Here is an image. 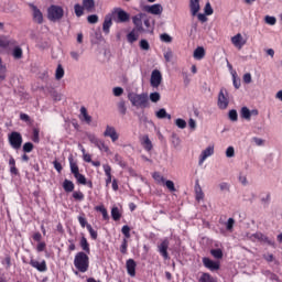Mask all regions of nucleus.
<instances>
[{
    "instance_id": "1",
    "label": "nucleus",
    "mask_w": 282,
    "mask_h": 282,
    "mask_svg": "<svg viewBox=\"0 0 282 282\" xmlns=\"http://www.w3.org/2000/svg\"><path fill=\"white\" fill-rule=\"evenodd\" d=\"M132 23L134 30L128 34V36H135L133 32H139V34H153V26H151V21L145 13H139L132 17Z\"/></svg>"
},
{
    "instance_id": "2",
    "label": "nucleus",
    "mask_w": 282,
    "mask_h": 282,
    "mask_svg": "<svg viewBox=\"0 0 282 282\" xmlns=\"http://www.w3.org/2000/svg\"><path fill=\"white\" fill-rule=\"evenodd\" d=\"M89 253L85 251H79L75 254L74 267L76 270L85 274L89 270Z\"/></svg>"
},
{
    "instance_id": "3",
    "label": "nucleus",
    "mask_w": 282,
    "mask_h": 282,
    "mask_svg": "<svg viewBox=\"0 0 282 282\" xmlns=\"http://www.w3.org/2000/svg\"><path fill=\"white\" fill-rule=\"evenodd\" d=\"M128 100H130L132 107H139L140 109H147L149 107V95L147 93L135 94L129 93Z\"/></svg>"
},
{
    "instance_id": "4",
    "label": "nucleus",
    "mask_w": 282,
    "mask_h": 282,
    "mask_svg": "<svg viewBox=\"0 0 282 282\" xmlns=\"http://www.w3.org/2000/svg\"><path fill=\"white\" fill-rule=\"evenodd\" d=\"M65 17V10L63 7L53 4L47 8V19L52 21V23H58Z\"/></svg>"
},
{
    "instance_id": "5",
    "label": "nucleus",
    "mask_w": 282,
    "mask_h": 282,
    "mask_svg": "<svg viewBox=\"0 0 282 282\" xmlns=\"http://www.w3.org/2000/svg\"><path fill=\"white\" fill-rule=\"evenodd\" d=\"M9 144L14 151H19L23 145V135L21 132L12 131L8 134Z\"/></svg>"
},
{
    "instance_id": "6",
    "label": "nucleus",
    "mask_w": 282,
    "mask_h": 282,
    "mask_svg": "<svg viewBox=\"0 0 282 282\" xmlns=\"http://www.w3.org/2000/svg\"><path fill=\"white\" fill-rule=\"evenodd\" d=\"M218 108L224 110L228 109V105H230V99L228 97V90L226 88H221L218 94V101H217Z\"/></svg>"
},
{
    "instance_id": "7",
    "label": "nucleus",
    "mask_w": 282,
    "mask_h": 282,
    "mask_svg": "<svg viewBox=\"0 0 282 282\" xmlns=\"http://www.w3.org/2000/svg\"><path fill=\"white\" fill-rule=\"evenodd\" d=\"M12 47H14V40L0 37V54H10Z\"/></svg>"
},
{
    "instance_id": "8",
    "label": "nucleus",
    "mask_w": 282,
    "mask_h": 282,
    "mask_svg": "<svg viewBox=\"0 0 282 282\" xmlns=\"http://www.w3.org/2000/svg\"><path fill=\"white\" fill-rule=\"evenodd\" d=\"M31 11H32V19L34 23H37V25H42L43 21H45V19L43 18V12L41 11V9H39V7L34 6V4H30Z\"/></svg>"
},
{
    "instance_id": "9",
    "label": "nucleus",
    "mask_w": 282,
    "mask_h": 282,
    "mask_svg": "<svg viewBox=\"0 0 282 282\" xmlns=\"http://www.w3.org/2000/svg\"><path fill=\"white\" fill-rule=\"evenodd\" d=\"M151 87H160L162 85V73L158 69L152 70L151 78H150Z\"/></svg>"
},
{
    "instance_id": "10",
    "label": "nucleus",
    "mask_w": 282,
    "mask_h": 282,
    "mask_svg": "<svg viewBox=\"0 0 282 282\" xmlns=\"http://www.w3.org/2000/svg\"><path fill=\"white\" fill-rule=\"evenodd\" d=\"M169 246H170V242H169V239H164L159 246V252L161 254V257H163V259L165 261H167V259H171V257H169Z\"/></svg>"
},
{
    "instance_id": "11",
    "label": "nucleus",
    "mask_w": 282,
    "mask_h": 282,
    "mask_svg": "<svg viewBox=\"0 0 282 282\" xmlns=\"http://www.w3.org/2000/svg\"><path fill=\"white\" fill-rule=\"evenodd\" d=\"M105 138L111 139L112 142H118V139L120 138V134L116 131V128L111 126H107L106 130L104 132Z\"/></svg>"
},
{
    "instance_id": "12",
    "label": "nucleus",
    "mask_w": 282,
    "mask_h": 282,
    "mask_svg": "<svg viewBox=\"0 0 282 282\" xmlns=\"http://www.w3.org/2000/svg\"><path fill=\"white\" fill-rule=\"evenodd\" d=\"M203 265L210 272H216L220 268L219 262L213 261L210 258H203Z\"/></svg>"
},
{
    "instance_id": "13",
    "label": "nucleus",
    "mask_w": 282,
    "mask_h": 282,
    "mask_svg": "<svg viewBox=\"0 0 282 282\" xmlns=\"http://www.w3.org/2000/svg\"><path fill=\"white\" fill-rule=\"evenodd\" d=\"M29 263L32 268H35L37 272H47V262L45 260L39 262V260L31 259Z\"/></svg>"
},
{
    "instance_id": "14",
    "label": "nucleus",
    "mask_w": 282,
    "mask_h": 282,
    "mask_svg": "<svg viewBox=\"0 0 282 282\" xmlns=\"http://www.w3.org/2000/svg\"><path fill=\"white\" fill-rule=\"evenodd\" d=\"M144 10L149 14H154V15H160V14H162V12H164V8L160 3L152 4V6H147L144 8Z\"/></svg>"
},
{
    "instance_id": "15",
    "label": "nucleus",
    "mask_w": 282,
    "mask_h": 282,
    "mask_svg": "<svg viewBox=\"0 0 282 282\" xmlns=\"http://www.w3.org/2000/svg\"><path fill=\"white\" fill-rule=\"evenodd\" d=\"M213 153H215L214 147L209 145L208 148H206L199 156L198 164H200V165L204 164V162H206L207 158H210V155H213Z\"/></svg>"
},
{
    "instance_id": "16",
    "label": "nucleus",
    "mask_w": 282,
    "mask_h": 282,
    "mask_svg": "<svg viewBox=\"0 0 282 282\" xmlns=\"http://www.w3.org/2000/svg\"><path fill=\"white\" fill-rule=\"evenodd\" d=\"M200 10L202 6H199V0H189V12L192 17H197Z\"/></svg>"
},
{
    "instance_id": "17",
    "label": "nucleus",
    "mask_w": 282,
    "mask_h": 282,
    "mask_svg": "<svg viewBox=\"0 0 282 282\" xmlns=\"http://www.w3.org/2000/svg\"><path fill=\"white\" fill-rule=\"evenodd\" d=\"M231 43L237 47V50H241L246 43H248V37L243 36H232L231 37Z\"/></svg>"
},
{
    "instance_id": "18",
    "label": "nucleus",
    "mask_w": 282,
    "mask_h": 282,
    "mask_svg": "<svg viewBox=\"0 0 282 282\" xmlns=\"http://www.w3.org/2000/svg\"><path fill=\"white\" fill-rule=\"evenodd\" d=\"M126 268L129 276H135V268H138V264L135 263V260L128 259L126 262Z\"/></svg>"
},
{
    "instance_id": "19",
    "label": "nucleus",
    "mask_w": 282,
    "mask_h": 282,
    "mask_svg": "<svg viewBox=\"0 0 282 282\" xmlns=\"http://www.w3.org/2000/svg\"><path fill=\"white\" fill-rule=\"evenodd\" d=\"M104 173L106 175V186H109L113 182L112 175H111V165L109 164H104L102 165Z\"/></svg>"
},
{
    "instance_id": "20",
    "label": "nucleus",
    "mask_w": 282,
    "mask_h": 282,
    "mask_svg": "<svg viewBox=\"0 0 282 282\" xmlns=\"http://www.w3.org/2000/svg\"><path fill=\"white\" fill-rule=\"evenodd\" d=\"M82 7L86 12H95L96 11V1L94 0H83Z\"/></svg>"
},
{
    "instance_id": "21",
    "label": "nucleus",
    "mask_w": 282,
    "mask_h": 282,
    "mask_svg": "<svg viewBox=\"0 0 282 282\" xmlns=\"http://www.w3.org/2000/svg\"><path fill=\"white\" fill-rule=\"evenodd\" d=\"M193 56L195 61H202L206 56V50L203 46H197L194 50Z\"/></svg>"
},
{
    "instance_id": "22",
    "label": "nucleus",
    "mask_w": 282,
    "mask_h": 282,
    "mask_svg": "<svg viewBox=\"0 0 282 282\" xmlns=\"http://www.w3.org/2000/svg\"><path fill=\"white\" fill-rule=\"evenodd\" d=\"M79 246L82 248V250L86 253V254H91V248L89 247V241H87V238L85 236H83L79 240Z\"/></svg>"
},
{
    "instance_id": "23",
    "label": "nucleus",
    "mask_w": 282,
    "mask_h": 282,
    "mask_svg": "<svg viewBox=\"0 0 282 282\" xmlns=\"http://www.w3.org/2000/svg\"><path fill=\"white\" fill-rule=\"evenodd\" d=\"M12 56L17 61H20V58H23V48L21 46H17V42L14 41V46L12 47Z\"/></svg>"
},
{
    "instance_id": "24",
    "label": "nucleus",
    "mask_w": 282,
    "mask_h": 282,
    "mask_svg": "<svg viewBox=\"0 0 282 282\" xmlns=\"http://www.w3.org/2000/svg\"><path fill=\"white\" fill-rule=\"evenodd\" d=\"M141 144L145 151H152L153 149V143L151 142V139H149V135L142 137Z\"/></svg>"
},
{
    "instance_id": "25",
    "label": "nucleus",
    "mask_w": 282,
    "mask_h": 282,
    "mask_svg": "<svg viewBox=\"0 0 282 282\" xmlns=\"http://www.w3.org/2000/svg\"><path fill=\"white\" fill-rule=\"evenodd\" d=\"M117 18L120 23H127L129 21V13L122 9L117 10Z\"/></svg>"
},
{
    "instance_id": "26",
    "label": "nucleus",
    "mask_w": 282,
    "mask_h": 282,
    "mask_svg": "<svg viewBox=\"0 0 282 282\" xmlns=\"http://www.w3.org/2000/svg\"><path fill=\"white\" fill-rule=\"evenodd\" d=\"M63 188L65 193H74V188H76V185H74V182L65 178L63 182Z\"/></svg>"
},
{
    "instance_id": "27",
    "label": "nucleus",
    "mask_w": 282,
    "mask_h": 282,
    "mask_svg": "<svg viewBox=\"0 0 282 282\" xmlns=\"http://www.w3.org/2000/svg\"><path fill=\"white\" fill-rule=\"evenodd\" d=\"M9 166L11 175H19V169H17V161L14 160V156H10Z\"/></svg>"
},
{
    "instance_id": "28",
    "label": "nucleus",
    "mask_w": 282,
    "mask_h": 282,
    "mask_svg": "<svg viewBox=\"0 0 282 282\" xmlns=\"http://www.w3.org/2000/svg\"><path fill=\"white\" fill-rule=\"evenodd\" d=\"M111 25H113L111 17L106 15V18L104 20V24H102V30H104L105 34H109V28H111Z\"/></svg>"
},
{
    "instance_id": "29",
    "label": "nucleus",
    "mask_w": 282,
    "mask_h": 282,
    "mask_svg": "<svg viewBox=\"0 0 282 282\" xmlns=\"http://www.w3.org/2000/svg\"><path fill=\"white\" fill-rule=\"evenodd\" d=\"M156 118H159V120H164V118H166L167 120H171V115H169V112H166V109L161 108L155 112Z\"/></svg>"
},
{
    "instance_id": "30",
    "label": "nucleus",
    "mask_w": 282,
    "mask_h": 282,
    "mask_svg": "<svg viewBox=\"0 0 282 282\" xmlns=\"http://www.w3.org/2000/svg\"><path fill=\"white\" fill-rule=\"evenodd\" d=\"M198 282H217V279H215L210 273L204 272L199 276Z\"/></svg>"
},
{
    "instance_id": "31",
    "label": "nucleus",
    "mask_w": 282,
    "mask_h": 282,
    "mask_svg": "<svg viewBox=\"0 0 282 282\" xmlns=\"http://www.w3.org/2000/svg\"><path fill=\"white\" fill-rule=\"evenodd\" d=\"M95 210H97V213H101L102 215V219L105 221H108L109 219V213L107 212V208H105V205H99L95 207Z\"/></svg>"
},
{
    "instance_id": "32",
    "label": "nucleus",
    "mask_w": 282,
    "mask_h": 282,
    "mask_svg": "<svg viewBox=\"0 0 282 282\" xmlns=\"http://www.w3.org/2000/svg\"><path fill=\"white\" fill-rule=\"evenodd\" d=\"M80 116H82L84 122H87V124L91 123V116H89V113H87V108H85V106H83L80 108Z\"/></svg>"
},
{
    "instance_id": "33",
    "label": "nucleus",
    "mask_w": 282,
    "mask_h": 282,
    "mask_svg": "<svg viewBox=\"0 0 282 282\" xmlns=\"http://www.w3.org/2000/svg\"><path fill=\"white\" fill-rule=\"evenodd\" d=\"M69 166H70V173L74 176L80 174V169L78 167V163H76L74 160H69Z\"/></svg>"
},
{
    "instance_id": "34",
    "label": "nucleus",
    "mask_w": 282,
    "mask_h": 282,
    "mask_svg": "<svg viewBox=\"0 0 282 282\" xmlns=\"http://www.w3.org/2000/svg\"><path fill=\"white\" fill-rule=\"evenodd\" d=\"M240 116L245 120H250V118H252V112H250V109H248V107H242L240 111Z\"/></svg>"
},
{
    "instance_id": "35",
    "label": "nucleus",
    "mask_w": 282,
    "mask_h": 282,
    "mask_svg": "<svg viewBox=\"0 0 282 282\" xmlns=\"http://www.w3.org/2000/svg\"><path fill=\"white\" fill-rule=\"evenodd\" d=\"M63 76H65V69L63 68V65L58 64L55 70V78L56 80H61Z\"/></svg>"
},
{
    "instance_id": "36",
    "label": "nucleus",
    "mask_w": 282,
    "mask_h": 282,
    "mask_svg": "<svg viewBox=\"0 0 282 282\" xmlns=\"http://www.w3.org/2000/svg\"><path fill=\"white\" fill-rule=\"evenodd\" d=\"M111 217L113 221H120V218L122 217V215L120 214V209L118 207H112Z\"/></svg>"
},
{
    "instance_id": "37",
    "label": "nucleus",
    "mask_w": 282,
    "mask_h": 282,
    "mask_svg": "<svg viewBox=\"0 0 282 282\" xmlns=\"http://www.w3.org/2000/svg\"><path fill=\"white\" fill-rule=\"evenodd\" d=\"M195 193H196V200L202 202V199H204V192L202 191L199 183H196L195 185Z\"/></svg>"
},
{
    "instance_id": "38",
    "label": "nucleus",
    "mask_w": 282,
    "mask_h": 282,
    "mask_svg": "<svg viewBox=\"0 0 282 282\" xmlns=\"http://www.w3.org/2000/svg\"><path fill=\"white\" fill-rule=\"evenodd\" d=\"M40 133H41V130L39 128L33 129L32 142H34L35 144H39V142H41Z\"/></svg>"
},
{
    "instance_id": "39",
    "label": "nucleus",
    "mask_w": 282,
    "mask_h": 282,
    "mask_svg": "<svg viewBox=\"0 0 282 282\" xmlns=\"http://www.w3.org/2000/svg\"><path fill=\"white\" fill-rule=\"evenodd\" d=\"M74 10H75V15L78 18H80V17H83V14H85V8L78 3H76L74 6Z\"/></svg>"
},
{
    "instance_id": "40",
    "label": "nucleus",
    "mask_w": 282,
    "mask_h": 282,
    "mask_svg": "<svg viewBox=\"0 0 282 282\" xmlns=\"http://www.w3.org/2000/svg\"><path fill=\"white\" fill-rule=\"evenodd\" d=\"M210 254L214 259H224V251L221 249H212Z\"/></svg>"
},
{
    "instance_id": "41",
    "label": "nucleus",
    "mask_w": 282,
    "mask_h": 282,
    "mask_svg": "<svg viewBox=\"0 0 282 282\" xmlns=\"http://www.w3.org/2000/svg\"><path fill=\"white\" fill-rule=\"evenodd\" d=\"M22 151L23 153H32V151H34V143L32 142L24 143L22 147Z\"/></svg>"
},
{
    "instance_id": "42",
    "label": "nucleus",
    "mask_w": 282,
    "mask_h": 282,
    "mask_svg": "<svg viewBox=\"0 0 282 282\" xmlns=\"http://www.w3.org/2000/svg\"><path fill=\"white\" fill-rule=\"evenodd\" d=\"M121 232L126 239H131V227H129V225H124L121 228Z\"/></svg>"
},
{
    "instance_id": "43",
    "label": "nucleus",
    "mask_w": 282,
    "mask_h": 282,
    "mask_svg": "<svg viewBox=\"0 0 282 282\" xmlns=\"http://www.w3.org/2000/svg\"><path fill=\"white\" fill-rule=\"evenodd\" d=\"M74 177L77 181V184H82L83 186L87 185V177H85V175L79 173V174H76Z\"/></svg>"
},
{
    "instance_id": "44",
    "label": "nucleus",
    "mask_w": 282,
    "mask_h": 282,
    "mask_svg": "<svg viewBox=\"0 0 282 282\" xmlns=\"http://www.w3.org/2000/svg\"><path fill=\"white\" fill-rule=\"evenodd\" d=\"M118 110H119V113H121V116L127 115V104L124 102V100H121L118 102Z\"/></svg>"
},
{
    "instance_id": "45",
    "label": "nucleus",
    "mask_w": 282,
    "mask_h": 282,
    "mask_svg": "<svg viewBox=\"0 0 282 282\" xmlns=\"http://www.w3.org/2000/svg\"><path fill=\"white\" fill-rule=\"evenodd\" d=\"M86 228H87V230H88V232H89L91 239H93L94 241H96V239H98V231H96V230L94 229V227H91V225H87Z\"/></svg>"
},
{
    "instance_id": "46",
    "label": "nucleus",
    "mask_w": 282,
    "mask_h": 282,
    "mask_svg": "<svg viewBox=\"0 0 282 282\" xmlns=\"http://www.w3.org/2000/svg\"><path fill=\"white\" fill-rule=\"evenodd\" d=\"M128 248H129V241L127 240V238H124V239L122 240L121 246H120V252H121V254H127Z\"/></svg>"
},
{
    "instance_id": "47",
    "label": "nucleus",
    "mask_w": 282,
    "mask_h": 282,
    "mask_svg": "<svg viewBox=\"0 0 282 282\" xmlns=\"http://www.w3.org/2000/svg\"><path fill=\"white\" fill-rule=\"evenodd\" d=\"M73 198L75 199V202H83L85 199V194H83V192L80 191L73 192Z\"/></svg>"
},
{
    "instance_id": "48",
    "label": "nucleus",
    "mask_w": 282,
    "mask_h": 282,
    "mask_svg": "<svg viewBox=\"0 0 282 282\" xmlns=\"http://www.w3.org/2000/svg\"><path fill=\"white\" fill-rule=\"evenodd\" d=\"M153 180H155V182H158L159 184H164V182L166 181V178H164V176H162L160 174V172H154L152 175Z\"/></svg>"
},
{
    "instance_id": "49",
    "label": "nucleus",
    "mask_w": 282,
    "mask_h": 282,
    "mask_svg": "<svg viewBox=\"0 0 282 282\" xmlns=\"http://www.w3.org/2000/svg\"><path fill=\"white\" fill-rule=\"evenodd\" d=\"M229 120H231V122H237V120H239V115L237 113V110L232 109L229 111Z\"/></svg>"
},
{
    "instance_id": "50",
    "label": "nucleus",
    "mask_w": 282,
    "mask_h": 282,
    "mask_svg": "<svg viewBox=\"0 0 282 282\" xmlns=\"http://www.w3.org/2000/svg\"><path fill=\"white\" fill-rule=\"evenodd\" d=\"M96 147L99 151H105L106 153L109 151V147H107V144H105V141L102 140H99Z\"/></svg>"
},
{
    "instance_id": "51",
    "label": "nucleus",
    "mask_w": 282,
    "mask_h": 282,
    "mask_svg": "<svg viewBox=\"0 0 282 282\" xmlns=\"http://www.w3.org/2000/svg\"><path fill=\"white\" fill-rule=\"evenodd\" d=\"M163 184L171 193H175V183H173V181H165Z\"/></svg>"
},
{
    "instance_id": "52",
    "label": "nucleus",
    "mask_w": 282,
    "mask_h": 282,
    "mask_svg": "<svg viewBox=\"0 0 282 282\" xmlns=\"http://www.w3.org/2000/svg\"><path fill=\"white\" fill-rule=\"evenodd\" d=\"M175 124L178 129H186V120L182 118L176 119Z\"/></svg>"
},
{
    "instance_id": "53",
    "label": "nucleus",
    "mask_w": 282,
    "mask_h": 282,
    "mask_svg": "<svg viewBox=\"0 0 282 282\" xmlns=\"http://www.w3.org/2000/svg\"><path fill=\"white\" fill-rule=\"evenodd\" d=\"M204 12L207 17H210V14H213L214 10L213 7L210 6V2H207L205 4Z\"/></svg>"
},
{
    "instance_id": "54",
    "label": "nucleus",
    "mask_w": 282,
    "mask_h": 282,
    "mask_svg": "<svg viewBox=\"0 0 282 282\" xmlns=\"http://www.w3.org/2000/svg\"><path fill=\"white\" fill-rule=\"evenodd\" d=\"M264 21L268 25H275L276 24V18L267 15L264 18Z\"/></svg>"
},
{
    "instance_id": "55",
    "label": "nucleus",
    "mask_w": 282,
    "mask_h": 282,
    "mask_svg": "<svg viewBox=\"0 0 282 282\" xmlns=\"http://www.w3.org/2000/svg\"><path fill=\"white\" fill-rule=\"evenodd\" d=\"M87 21H88V23H90V25H94V24L98 23V15H96V14L88 15Z\"/></svg>"
},
{
    "instance_id": "56",
    "label": "nucleus",
    "mask_w": 282,
    "mask_h": 282,
    "mask_svg": "<svg viewBox=\"0 0 282 282\" xmlns=\"http://www.w3.org/2000/svg\"><path fill=\"white\" fill-rule=\"evenodd\" d=\"M232 228H235V218H229L226 223V229L232 231Z\"/></svg>"
},
{
    "instance_id": "57",
    "label": "nucleus",
    "mask_w": 282,
    "mask_h": 282,
    "mask_svg": "<svg viewBox=\"0 0 282 282\" xmlns=\"http://www.w3.org/2000/svg\"><path fill=\"white\" fill-rule=\"evenodd\" d=\"M262 242L267 243L268 246H271L272 248H276V243L273 240H270V238H268V236H264L262 238Z\"/></svg>"
},
{
    "instance_id": "58",
    "label": "nucleus",
    "mask_w": 282,
    "mask_h": 282,
    "mask_svg": "<svg viewBox=\"0 0 282 282\" xmlns=\"http://www.w3.org/2000/svg\"><path fill=\"white\" fill-rule=\"evenodd\" d=\"M150 100L151 102H160V93H151Z\"/></svg>"
},
{
    "instance_id": "59",
    "label": "nucleus",
    "mask_w": 282,
    "mask_h": 282,
    "mask_svg": "<svg viewBox=\"0 0 282 282\" xmlns=\"http://www.w3.org/2000/svg\"><path fill=\"white\" fill-rule=\"evenodd\" d=\"M7 72H8V68L6 67V65H0V80H3L6 78Z\"/></svg>"
},
{
    "instance_id": "60",
    "label": "nucleus",
    "mask_w": 282,
    "mask_h": 282,
    "mask_svg": "<svg viewBox=\"0 0 282 282\" xmlns=\"http://www.w3.org/2000/svg\"><path fill=\"white\" fill-rule=\"evenodd\" d=\"M53 166H54L55 171H57V173L63 172V165L57 160L53 161Z\"/></svg>"
},
{
    "instance_id": "61",
    "label": "nucleus",
    "mask_w": 282,
    "mask_h": 282,
    "mask_svg": "<svg viewBox=\"0 0 282 282\" xmlns=\"http://www.w3.org/2000/svg\"><path fill=\"white\" fill-rule=\"evenodd\" d=\"M164 58H165L166 63H171V61H172V58H173V51L167 50V51L164 53Z\"/></svg>"
},
{
    "instance_id": "62",
    "label": "nucleus",
    "mask_w": 282,
    "mask_h": 282,
    "mask_svg": "<svg viewBox=\"0 0 282 282\" xmlns=\"http://www.w3.org/2000/svg\"><path fill=\"white\" fill-rule=\"evenodd\" d=\"M113 96L120 97L122 96V94H124V89H122V87H115L113 88Z\"/></svg>"
},
{
    "instance_id": "63",
    "label": "nucleus",
    "mask_w": 282,
    "mask_h": 282,
    "mask_svg": "<svg viewBox=\"0 0 282 282\" xmlns=\"http://www.w3.org/2000/svg\"><path fill=\"white\" fill-rule=\"evenodd\" d=\"M140 47H141V50L149 51L151 46L149 45V42L147 40H141Z\"/></svg>"
},
{
    "instance_id": "64",
    "label": "nucleus",
    "mask_w": 282,
    "mask_h": 282,
    "mask_svg": "<svg viewBox=\"0 0 282 282\" xmlns=\"http://www.w3.org/2000/svg\"><path fill=\"white\" fill-rule=\"evenodd\" d=\"M226 155L227 158H235V148L234 147L227 148Z\"/></svg>"
}]
</instances>
